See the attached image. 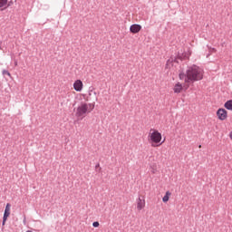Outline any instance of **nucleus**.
<instances>
[{
	"label": "nucleus",
	"mask_w": 232,
	"mask_h": 232,
	"mask_svg": "<svg viewBox=\"0 0 232 232\" xmlns=\"http://www.w3.org/2000/svg\"><path fill=\"white\" fill-rule=\"evenodd\" d=\"M140 30H142V26L138 24H133L130 27V34H139Z\"/></svg>",
	"instance_id": "423d86ee"
},
{
	"label": "nucleus",
	"mask_w": 232,
	"mask_h": 232,
	"mask_svg": "<svg viewBox=\"0 0 232 232\" xmlns=\"http://www.w3.org/2000/svg\"><path fill=\"white\" fill-rule=\"evenodd\" d=\"M145 206H146V200L139 198L137 199V209H138V211H142V209H144Z\"/></svg>",
	"instance_id": "6e6552de"
},
{
	"label": "nucleus",
	"mask_w": 232,
	"mask_h": 232,
	"mask_svg": "<svg viewBox=\"0 0 232 232\" xmlns=\"http://www.w3.org/2000/svg\"><path fill=\"white\" fill-rule=\"evenodd\" d=\"M5 224H6V219L3 217L2 226H5Z\"/></svg>",
	"instance_id": "f3484780"
},
{
	"label": "nucleus",
	"mask_w": 232,
	"mask_h": 232,
	"mask_svg": "<svg viewBox=\"0 0 232 232\" xmlns=\"http://www.w3.org/2000/svg\"><path fill=\"white\" fill-rule=\"evenodd\" d=\"M229 137H230V139H231V140H232V130H231L230 133H229Z\"/></svg>",
	"instance_id": "a211bd4d"
},
{
	"label": "nucleus",
	"mask_w": 232,
	"mask_h": 232,
	"mask_svg": "<svg viewBox=\"0 0 232 232\" xmlns=\"http://www.w3.org/2000/svg\"><path fill=\"white\" fill-rule=\"evenodd\" d=\"M2 73H3V75H8V77H10V72H8V71H6V70H4L3 72H2Z\"/></svg>",
	"instance_id": "2eb2a0df"
},
{
	"label": "nucleus",
	"mask_w": 232,
	"mask_h": 232,
	"mask_svg": "<svg viewBox=\"0 0 232 232\" xmlns=\"http://www.w3.org/2000/svg\"><path fill=\"white\" fill-rule=\"evenodd\" d=\"M190 55H191V51H189V49L188 51L181 49L180 51L178 52L177 55L171 56L168 61V63L171 61V63H179V61H188L189 60Z\"/></svg>",
	"instance_id": "f03ea898"
},
{
	"label": "nucleus",
	"mask_w": 232,
	"mask_h": 232,
	"mask_svg": "<svg viewBox=\"0 0 232 232\" xmlns=\"http://www.w3.org/2000/svg\"><path fill=\"white\" fill-rule=\"evenodd\" d=\"M99 166H101V165L98 163V164H96L95 168H99Z\"/></svg>",
	"instance_id": "4be33fe9"
},
{
	"label": "nucleus",
	"mask_w": 232,
	"mask_h": 232,
	"mask_svg": "<svg viewBox=\"0 0 232 232\" xmlns=\"http://www.w3.org/2000/svg\"><path fill=\"white\" fill-rule=\"evenodd\" d=\"M12 207V205L10 203H7L5 208V212H4V218L5 220H8V217H10V208Z\"/></svg>",
	"instance_id": "1a4fd4ad"
},
{
	"label": "nucleus",
	"mask_w": 232,
	"mask_h": 232,
	"mask_svg": "<svg viewBox=\"0 0 232 232\" xmlns=\"http://www.w3.org/2000/svg\"><path fill=\"white\" fill-rule=\"evenodd\" d=\"M7 6H10L8 0H0V8H6Z\"/></svg>",
	"instance_id": "ddd939ff"
},
{
	"label": "nucleus",
	"mask_w": 232,
	"mask_h": 232,
	"mask_svg": "<svg viewBox=\"0 0 232 232\" xmlns=\"http://www.w3.org/2000/svg\"><path fill=\"white\" fill-rule=\"evenodd\" d=\"M87 105L89 106V111H91V112L93 111V110L95 109V103H89Z\"/></svg>",
	"instance_id": "4468645a"
},
{
	"label": "nucleus",
	"mask_w": 232,
	"mask_h": 232,
	"mask_svg": "<svg viewBox=\"0 0 232 232\" xmlns=\"http://www.w3.org/2000/svg\"><path fill=\"white\" fill-rule=\"evenodd\" d=\"M24 224H26V218H24Z\"/></svg>",
	"instance_id": "412c9836"
},
{
	"label": "nucleus",
	"mask_w": 232,
	"mask_h": 232,
	"mask_svg": "<svg viewBox=\"0 0 232 232\" xmlns=\"http://www.w3.org/2000/svg\"><path fill=\"white\" fill-rule=\"evenodd\" d=\"M182 92V85L180 82H178L174 86V93H180Z\"/></svg>",
	"instance_id": "9d476101"
},
{
	"label": "nucleus",
	"mask_w": 232,
	"mask_h": 232,
	"mask_svg": "<svg viewBox=\"0 0 232 232\" xmlns=\"http://www.w3.org/2000/svg\"><path fill=\"white\" fill-rule=\"evenodd\" d=\"M99 226H100V224H99L98 221H94V222L92 223V227H99Z\"/></svg>",
	"instance_id": "dca6fc26"
},
{
	"label": "nucleus",
	"mask_w": 232,
	"mask_h": 232,
	"mask_svg": "<svg viewBox=\"0 0 232 232\" xmlns=\"http://www.w3.org/2000/svg\"><path fill=\"white\" fill-rule=\"evenodd\" d=\"M150 140L154 142V144H160V140H162V134L159 132V130H154L150 134Z\"/></svg>",
	"instance_id": "20e7f679"
},
{
	"label": "nucleus",
	"mask_w": 232,
	"mask_h": 232,
	"mask_svg": "<svg viewBox=\"0 0 232 232\" xmlns=\"http://www.w3.org/2000/svg\"><path fill=\"white\" fill-rule=\"evenodd\" d=\"M169 197H171V192H169V190H168V191L166 192L165 196L163 197L162 201H163L164 203L169 202Z\"/></svg>",
	"instance_id": "f8f14e48"
},
{
	"label": "nucleus",
	"mask_w": 232,
	"mask_h": 232,
	"mask_svg": "<svg viewBox=\"0 0 232 232\" xmlns=\"http://www.w3.org/2000/svg\"><path fill=\"white\" fill-rule=\"evenodd\" d=\"M26 232H32V230H27Z\"/></svg>",
	"instance_id": "a878e982"
},
{
	"label": "nucleus",
	"mask_w": 232,
	"mask_h": 232,
	"mask_svg": "<svg viewBox=\"0 0 232 232\" xmlns=\"http://www.w3.org/2000/svg\"><path fill=\"white\" fill-rule=\"evenodd\" d=\"M151 146H152L153 148H155V145H154V144H152Z\"/></svg>",
	"instance_id": "b1692460"
},
{
	"label": "nucleus",
	"mask_w": 232,
	"mask_h": 232,
	"mask_svg": "<svg viewBox=\"0 0 232 232\" xmlns=\"http://www.w3.org/2000/svg\"><path fill=\"white\" fill-rule=\"evenodd\" d=\"M82 81L81 80H76L73 83V89L75 92H82Z\"/></svg>",
	"instance_id": "0eeeda50"
},
{
	"label": "nucleus",
	"mask_w": 232,
	"mask_h": 232,
	"mask_svg": "<svg viewBox=\"0 0 232 232\" xmlns=\"http://www.w3.org/2000/svg\"><path fill=\"white\" fill-rule=\"evenodd\" d=\"M14 66H17V62H14Z\"/></svg>",
	"instance_id": "5701e85b"
},
{
	"label": "nucleus",
	"mask_w": 232,
	"mask_h": 232,
	"mask_svg": "<svg viewBox=\"0 0 232 232\" xmlns=\"http://www.w3.org/2000/svg\"><path fill=\"white\" fill-rule=\"evenodd\" d=\"M217 116L219 121H226V119H227V111L220 108L217 111Z\"/></svg>",
	"instance_id": "39448f33"
},
{
	"label": "nucleus",
	"mask_w": 232,
	"mask_h": 232,
	"mask_svg": "<svg viewBox=\"0 0 232 232\" xmlns=\"http://www.w3.org/2000/svg\"><path fill=\"white\" fill-rule=\"evenodd\" d=\"M161 144H164V140L163 141H160V144L158 146H160Z\"/></svg>",
	"instance_id": "aec40b11"
},
{
	"label": "nucleus",
	"mask_w": 232,
	"mask_h": 232,
	"mask_svg": "<svg viewBox=\"0 0 232 232\" xmlns=\"http://www.w3.org/2000/svg\"><path fill=\"white\" fill-rule=\"evenodd\" d=\"M226 110H229L230 111H232V100H228L225 102L224 104Z\"/></svg>",
	"instance_id": "9b49d317"
},
{
	"label": "nucleus",
	"mask_w": 232,
	"mask_h": 232,
	"mask_svg": "<svg viewBox=\"0 0 232 232\" xmlns=\"http://www.w3.org/2000/svg\"><path fill=\"white\" fill-rule=\"evenodd\" d=\"M211 51L215 53V52H217V49L212 48Z\"/></svg>",
	"instance_id": "6ab92c4d"
},
{
	"label": "nucleus",
	"mask_w": 232,
	"mask_h": 232,
	"mask_svg": "<svg viewBox=\"0 0 232 232\" xmlns=\"http://www.w3.org/2000/svg\"><path fill=\"white\" fill-rule=\"evenodd\" d=\"M179 77L180 81H184L187 83L197 82V81H202L204 79V73L202 69L197 65L188 66L186 70L179 72Z\"/></svg>",
	"instance_id": "f257e3e1"
},
{
	"label": "nucleus",
	"mask_w": 232,
	"mask_h": 232,
	"mask_svg": "<svg viewBox=\"0 0 232 232\" xmlns=\"http://www.w3.org/2000/svg\"><path fill=\"white\" fill-rule=\"evenodd\" d=\"M86 113H91V111L88 109V103L81 102V104L76 109V117H86Z\"/></svg>",
	"instance_id": "7ed1b4c3"
},
{
	"label": "nucleus",
	"mask_w": 232,
	"mask_h": 232,
	"mask_svg": "<svg viewBox=\"0 0 232 232\" xmlns=\"http://www.w3.org/2000/svg\"><path fill=\"white\" fill-rule=\"evenodd\" d=\"M198 148H202V145H199Z\"/></svg>",
	"instance_id": "393cba45"
}]
</instances>
